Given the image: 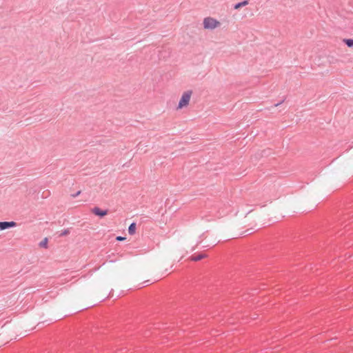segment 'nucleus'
<instances>
[{
	"label": "nucleus",
	"instance_id": "obj_1",
	"mask_svg": "<svg viewBox=\"0 0 353 353\" xmlns=\"http://www.w3.org/2000/svg\"><path fill=\"white\" fill-rule=\"evenodd\" d=\"M192 94V90H187L184 92L181 97V99L178 104V109H181L184 107H187L189 105L191 96Z\"/></svg>",
	"mask_w": 353,
	"mask_h": 353
},
{
	"label": "nucleus",
	"instance_id": "obj_2",
	"mask_svg": "<svg viewBox=\"0 0 353 353\" xmlns=\"http://www.w3.org/2000/svg\"><path fill=\"white\" fill-rule=\"evenodd\" d=\"M219 25V21L212 17H206L203 20V27L205 29H214L217 28Z\"/></svg>",
	"mask_w": 353,
	"mask_h": 353
},
{
	"label": "nucleus",
	"instance_id": "obj_3",
	"mask_svg": "<svg viewBox=\"0 0 353 353\" xmlns=\"http://www.w3.org/2000/svg\"><path fill=\"white\" fill-rule=\"evenodd\" d=\"M17 223L14 221H2L0 222V230H3L10 228L15 227Z\"/></svg>",
	"mask_w": 353,
	"mask_h": 353
},
{
	"label": "nucleus",
	"instance_id": "obj_4",
	"mask_svg": "<svg viewBox=\"0 0 353 353\" xmlns=\"http://www.w3.org/2000/svg\"><path fill=\"white\" fill-rule=\"evenodd\" d=\"M92 212L95 215H97L100 217H103L108 214V210H101V208L98 207H94L92 209Z\"/></svg>",
	"mask_w": 353,
	"mask_h": 353
},
{
	"label": "nucleus",
	"instance_id": "obj_5",
	"mask_svg": "<svg viewBox=\"0 0 353 353\" xmlns=\"http://www.w3.org/2000/svg\"><path fill=\"white\" fill-rule=\"evenodd\" d=\"M205 256H206V255L204 254H199L196 256H192L190 257V260L193 261H199L204 259Z\"/></svg>",
	"mask_w": 353,
	"mask_h": 353
},
{
	"label": "nucleus",
	"instance_id": "obj_6",
	"mask_svg": "<svg viewBox=\"0 0 353 353\" xmlns=\"http://www.w3.org/2000/svg\"><path fill=\"white\" fill-rule=\"evenodd\" d=\"M135 230H136V223H132L128 228V233L130 235H133L135 233Z\"/></svg>",
	"mask_w": 353,
	"mask_h": 353
},
{
	"label": "nucleus",
	"instance_id": "obj_7",
	"mask_svg": "<svg viewBox=\"0 0 353 353\" xmlns=\"http://www.w3.org/2000/svg\"><path fill=\"white\" fill-rule=\"evenodd\" d=\"M248 4V0H245L243 1H241V2H239V3H236V4H235L234 6V8L236 10V9H239V8L243 7V6H245Z\"/></svg>",
	"mask_w": 353,
	"mask_h": 353
},
{
	"label": "nucleus",
	"instance_id": "obj_8",
	"mask_svg": "<svg viewBox=\"0 0 353 353\" xmlns=\"http://www.w3.org/2000/svg\"><path fill=\"white\" fill-rule=\"evenodd\" d=\"M343 42L348 47H353V39H343Z\"/></svg>",
	"mask_w": 353,
	"mask_h": 353
},
{
	"label": "nucleus",
	"instance_id": "obj_9",
	"mask_svg": "<svg viewBox=\"0 0 353 353\" xmlns=\"http://www.w3.org/2000/svg\"><path fill=\"white\" fill-rule=\"evenodd\" d=\"M48 239L46 238L39 243L41 247L47 248Z\"/></svg>",
	"mask_w": 353,
	"mask_h": 353
},
{
	"label": "nucleus",
	"instance_id": "obj_10",
	"mask_svg": "<svg viewBox=\"0 0 353 353\" xmlns=\"http://www.w3.org/2000/svg\"><path fill=\"white\" fill-rule=\"evenodd\" d=\"M68 234H70V230L69 229H65V230H63L61 232L59 236H66L68 235Z\"/></svg>",
	"mask_w": 353,
	"mask_h": 353
},
{
	"label": "nucleus",
	"instance_id": "obj_11",
	"mask_svg": "<svg viewBox=\"0 0 353 353\" xmlns=\"http://www.w3.org/2000/svg\"><path fill=\"white\" fill-rule=\"evenodd\" d=\"M124 239H125V237H123V236H117V238H116V240H117V241H123Z\"/></svg>",
	"mask_w": 353,
	"mask_h": 353
},
{
	"label": "nucleus",
	"instance_id": "obj_12",
	"mask_svg": "<svg viewBox=\"0 0 353 353\" xmlns=\"http://www.w3.org/2000/svg\"><path fill=\"white\" fill-rule=\"evenodd\" d=\"M80 194H81V191H78L77 193L72 194V196L74 198V197L79 196Z\"/></svg>",
	"mask_w": 353,
	"mask_h": 353
},
{
	"label": "nucleus",
	"instance_id": "obj_13",
	"mask_svg": "<svg viewBox=\"0 0 353 353\" xmlns=\"http://www.w3.org/2000/svg\"><path fill=\"white\" fill-rule=\"evenodd\" d=\"M283 101H284V100L281 101V102H279V103H276V104L274 105V106H275V107L279 106V105H281Z\"/></svg>",
	"mask_w": 353,
	"mask_h": 353
}]
</instances>
